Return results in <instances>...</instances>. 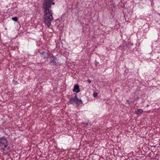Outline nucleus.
Segmentation results:
<instances>
[{
	"mask_svg": "<svg viewBox=\"0 0 160 160\" xmlns=\"http://www.w3.org/2000/svg\"><path fill=\"white\" fill-rule=\"evenodd\" d=\"M133 45V44L131 42H128L126 44V46L127 48H128V49H130L131 48V47Z\"/></svg>",
	"mask_w": 160,
	"mask_h": 160,
	"instance_id": "obj_7",
	"label": "nucleus"
},
{
	"mask_svg": "<svg viewBox=\"0 0 160 160\" xmlns=\"http://www.w3.org/2000/svg\"><path fill=\"white\" fill-rule=\"evenodd\" d=\"M51 54H52V56L50 57V60L49 63L53 65L56 66L57 64V58L53 56L52 54L51 53Z\"/></svg>",
	"mask_w": 160,
	"mask_h": 160,
	"instance_id": "obj_4",
	"label": "nucleus"
},
{
	"mask_svg": "<svg viewBox=\"0 0 160 160\" xmlns=\"http://www.w3.org/2000/svg\"><path fill=\"white\" fill-rule=\"evenodd\" d=\"M53 0H43L42 8L44 10L43 18L44 24L48 27L51 26V21L53 20L51 10L52 4L55 5Z\"/></svg>",
	"mask_w": 160,
	"mask_h": 160,
	"instance_id": "obj_1",
	"label": "nucleus"
},
{
	"mask_svg": "<svg viewBox=\"0 0 160 160\" xmlns=\"http://www.w3.org/2000/svg\"><path fill=\"white\" fill-rule=\"evenodd\" d=\"M51 53L48 51V52L42 51L40 52V54L42 55V57H43L44 59H47L48 58V56L50 55Z\"/></svg>",
	"mask_w": 160,
	"mask_h": 160,
	"instance_id": "obj_5",
	"label": "nucleus"
},
{
	"mask_svg": "<svg viewBox=\"0 0 160 160\" xmlns=\"http://www.w3.org/2000/svg\"><path fill=\"white\" fill-rule=\"evenodd\" d=\"M80 89L79 85H75L74 86V88L73 89V91L77 93H78L80 92Z\"/></svg>",
	"mask_w": 160,
	"mask_h": 160,
	"instance_id": "obj_6",
	"label": "nucleus"
},
{
	"mask_svg": "<svg viewBox=\"0 0 160 160\" xmlns=\"http://www.w3.org/2000/svg\"><path fill=\"white\" fill-rule=\"evenodd\" d=\"M124 44H122L119 47V49H121L122 52H124L125 50V49L124 48Z\"/></svg>",
	"mask_w": 160,
	"mask_h": 160,
	"instance_id": "obj_9",
	"label": "nucleus"
},
{
	"mask_svg": "<svg viewBox=\"0 0 160 160\" xmlns=\"http://www.w3.org/2000/svg\"><path fill=\"white\" fill-rule=\"evenodd\" d=\"M93 95L94 97H96L98 96V94L97 92H94Z\"/></svg>",
	"mask_w": 160,
	"mask_h": 160,
	"instance_id": "obj_12",
	"label": "nucleus"
},
{
	"mask_svg": "<svg viewBox=\"0 0 160 160\" xmlns=\"http://www.w3.org/2000/svg\"><path fill=\"white\" fill-rule=\"evenodd\" d=\"M143 112V110L142 109H138L136 112V113L137 114H140Z\"/></svg>",
	"mask_w": 160,
	"mask_h": 160,
	"instance_id": "obj_8",
	"label": "nucleus"
},
{
	"mask_svg": "<svg viewBox=\"0 0 160 160\" xmlns=\"http://www.w3.org/2000/svg\"><path fill=\"white\" fill-rule=\"evenodd\" d=\"M0 143L1 146H4V148H2L3 150H4L5 148H6L8 145L7 139L4 137L0 138Z\"/></svg>",
	"mask_w": 160,
	"mask_h": 160,
	"instance_id": "obj_3",
	"label": "nucleus"
},
{
	"mask_svg": "<svg viewBox=\"0 0 160 160\" xmlns=\"http://www.w3.org/2000/svg\"><path fill=\"white\" fill-rule=\"evenodd\" d=\"M12 19L14 21L17 22L18 21V18L17 17H14L12 18Z\"/></svg>",
	"mask_w": 160,
	"mask_h": 160,
	"instance_id": "obj_10",
	"label": "nucleus"
},
{
	"mask_svg": "<svg viewBox=\"0 0 160 160\" xmlns=\"http://www.w3.org/2000/svg\"><path fill=\"white\" fill-rule=\"evenodd\" d=\"M128 104H129V105H130L131 104V103H130V102H129L128 103Z\"/></svg>",
	"mask_w": 160,
	"mask_h": 160,
	"instance_id": "obj_15",
	"label": "nucleus"
},
{
	"mask_svg": "<svg viewBox=\"0 0 160 160\" xmlns=\"http://www.w3.org/2000/svg\"><path fill=\"white\" fill-rule=\"evenodd\" d=\"M69 102L71 104L73 105L78 106L80 104H82V102L81 99H79L77 97V94H75L74 97L70 98Z\"/></svg>",
	"mask_w": 160,
	"mask_h": 160,
	"instance_id": "obj_2",
	"label": "nucleus"
},
{
	"mask_svg": "<svg viewBox=\"0 0 160 160\" xmlns=\"http://www.w3.org/2000/svg\"><path fill=\"white\" fill-rule=\"evenodd\" d=\"M81 124L82 125H83L84 127H87L88 125V124L87 122H83Z\"/></svg>",
	"mask_w": 160,
	"mask_h": 160,
	"instance_id": "obj_11",
	"label": "nucleus"
},
{
	"mask_svg": "<svg viewBox=\"0 0 160 160\" xmlns=\"http://www.w3.org/2000/svg\"><path fill=\"white\" fill-rule=\"evenodd\" d=\"M87 81L89 83H90L91 82V80L89 79H88Z\"/></svg>",
	"mask_w": 160,
	"mask_h": 160,
	"instance_id": "obj_13",
	"label": "nucleus"
},
{
	"mask_svg": "<svg viewBox=\"0 0 160 160\" xmlns=\"http://www.w3.org/2000/svg\"><path fill=\"white\" fill-rule=\"evenodd\" d=\"M126 101H127V102H129V100H127Z\"/></svg>",
	"mask_w": 160,
	"mask_h": 160,
	"instance_id": "obj_14",
	"label": "nucleus"
}]
</instances>
